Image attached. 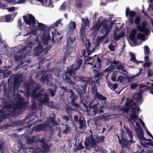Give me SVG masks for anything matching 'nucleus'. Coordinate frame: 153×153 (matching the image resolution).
<instances>
[{
    "label": "nucleus",
    "mask_w": 153,
    "mask_h": 153,
    "mask_svg": "<svg viewBox=\"0 0 153 153\" xmlns=\"http://www.w3.org/2000/svg\"><path fill=\"white\" fill-rule=\"evenodd\" d=\"M9 12H11L15 10V7H13L7 8Z\"/></svg>",
    "instance_id": "ea45409f"
},
{
    "label": "nucleus",
    "mask_w": 153,
    "mask_h": 153,
    "mask_svg": "<svg viewBox=\"0 0 153 153\" xmlns=\"http://www.w3.org/2000/svg\"><path fill=\"white\" fill-rule=\"evenodd\" d=\"M39 127L40 128V130L43 129L44 128L46 127L43 124H40L39 126Z\"/></svg>",
    "instance_id": "c03bdc74"
},
{
    "label": "nucleus",
    "mask_w": 153,
    "mask_h": 153,
    "mask_svg": "<svg viewBox=\"0 0 153 153\" xmlns=\"http://www.w3.org/2000/svg\"><path fill=\"white\" fill-rule=\"evenodd\" d=\"M145 60L146 62L149 61V57L147 56L145 57Z\"/></svg>",
    "instance_id": "6e6d98bb"
},
{
    "label": "nucleus",
    "mask_w": 153,
    "mask_h": 153,
    "mask_svg": "<svg viewBox=\"0 0 153 153\" xmlns=\"http://www.w3.org/2000/svg\"><path fill=\"white\" fill-rule=\"evenodd\" d=\"M92 59V58L91 57H88L87 58V59H86V61H89L90 59Z\"/></svg>",
    "instance_id": "680f3d73"
},
{
    "label": "nucleus",
    "mask_w": 153,
    "mask_h": 153,
    "mask_svg": "<svg viewBox=\"0 0 153 153\" xmlns=\"http://www.w3.org/2000/svg\"><path fill=\"white\" fill-rule=\"evenodd\" d=\"M114 35L115 40H118L123 36L124 33L121 30L116 29L114 32Z\"/></svg>",
    "instance_id": "9d476101"
},
{
    "label": "nucleus",
    "mask_w": 153,
    "mask_h": 153,
    "mask_svg": "<svg viewBox=\"0 0 153 153\" xmlns=\"http://www.w3.org/2000/svg\"><path fill=\"white\" fill-rule=\"evenodd\" d=\"M82 55L83 56H85V54L86 53V52L85 50H83L82 51Z\"/></svg>",
    "instance_id": "4d7b16f0"
},
{
    "label": "nucleus",
    "mask_w": 153,
    "mask_h": 153,
    "mask_svg": "<svg viewBox=\"0 0 153 153\" xmlns=\"http://www.w3.org/2000/svg\"><path fill=\"white\" fill-rule=\"evenodd\" d=\"M126 16H129L128 18L129 21L130 23L132 24L134 22V17L135 15V13L133 11H130L129 8H127L126 10Z\"/></svg>",
    "instance_id": "1a4fd4ad"
},
{
    "label": "nucleus",
    "mask_w": 153,
    "mask_h": 153,
    "mask_svg": "<svg viewBox=\"0 0 153 153\" xmlns=\"http://www.w3.org/2000/svg\"><path fill=\"white\" fill-rule=\"evenodd\" d=\"M136 132L138 136L139 139L141 140V144L142 146H144L145 144H146L153 146V144L152 143L149 142V141H152L151 140L146 139L144 137L142 130L140 129L139 133L137 130H136Z\"/></svg>",
    "instance_id": "20e7f679"
},
{
    "label": "nucleus",
    "mask_w": 153,
    "mask_h": 153,
    "mask_svg": "<svg viewBox=\"0 0 153 153\" xmlns=\"http://www.w3.org/2000/svg\"><path fill=\"white\" fill-rule=\"evenodd\" d=\"M124 79V78L122 76H119L118 77V81L120 82V83H121L123 82V81Z\"/></svg>",
    "instance_id": "2f4dec72"
},
{
    "label": "nucleus",
    "mask_w": 153,
    "mask_h": 153,
    "mask_svg": "<svg viewBox=\"0 0 153 153\" xmlns=\"http://www.w3.org/2000/svg\"><path fill=\"white\" fill-rule=\"evenodd\" d=\"M82 21L83 22L82 23V25L81 27L80 31V33L83 35L84 31L86 28V26L89 25V22L87 19H82Z\"/></svg>",
    "instance_id": "9b49d317"
},
{
    "label": "nucleus",
    "mask_w": 153,
    "mask_h": 153,
    "mask_svg": "<svg viewBox=\"0 0 153 153\" xmlns=\"http://www.w3.org/2000/svg\"><path fill=\"white\" fill-rule=\"evenodd\" d=\"M102 74H101L98 72L97 73V75L96 76V78L100 77V76H101Z\"/></svg>",
    "instance_id": "864d4df0"
},
{
    "label": "nucleus",
    "mask_w": 153,
    "mask_h": 153,
    "mask_svg": "<svg viewBox=\"0 0 153 153\" xmlns=\"http://www.w3.org/2000/svg\"><path fill=\"white\" fill-rule=\"evenodd\" d=\"M151 63L150 61L146 62V63L143 64V66L144 67H149Z\"/></svg>",
    "instance_id": "473e14b6"
},
{
    "label": "nucleus",
    "mask_w": 153,
    "mask_h": 153,
    "mask_svg": "<svg viewBox=\"0 0 153 153\" xmlns=\"http://www.w3.org/2000/svg\"><path fill=\"white\" fill-rule=\"evenodd\" d=\"M138 85L136 83H132L131 85V88L132 89H135L137 86Z\"/></svg>",
    "instance_id": "f704fd0d"
},
{
    "label": "nucleus",
    "mask_w": 153,
    "mask_h": 153,
    "mask_svg": "<svg viewBox=\"0 0 153 153\" xmlns=\"http://www.w3.org/2000/svg\"><path fill=\"white\" fill-rule=\"evenodd\" d=\"M125 108V111H127L130 108H131V113L130 114L128 119L130 122V124L133 126L134 128L135 129V131L137 130L138 132H139L140 125L138 122L142 124V125L144 127V129L146 131H147V128L145 126V124L138 117L137 115V113L138 112L139 110V108L137 105H136L131 100H128L126 103Z\"/></svg>",
    "instance_id": "f257e3e1"
},
{
    "label": "nucleus",
    "mask_w": 153,
    "mask_h": 153,
    "mask_svg": "<svg viewBox=\"0 0 153 153\" xmlns=\"http://www.w3.org/2000/svg\"><path fill=\"white\" fill-rule=\"evenodd\" d=\"M118 64L119 65L117 66V68L119 70H122L123 71H124V67L121 62H119Z\"/></svg>",
    "instance_id": "c85d7f7f"
},
{
    "label": "nucleus",
    "mask_w": 153,
    "mask_h": 153,
    "mask_svg": "<svg viewBox=\"0 0 153 153\" xmlns=\"http://www.w3.org/2000/svg\"><path fill=\"white\" fill-rule=\"evenodd\" d=\"M88 46L89 47H90L91 45V44L90 43H89V42H88Z\"/></svg>",
    "instance_id": "338daca9"
},
{
    "label": "nucleus",
    "mask_w": 153,
    "mask_h": 153,
    "mask_svg": "<svg viewBox=\"0 0 153 153\" xmlns=\"http://www.w3.org/2000/svg\"><path fill=\"white\" fill-rule=\"evenodd\" d=\"M74 80L75 82H76L77 81H78L79 80V78L78 77L75 76L74 77H73Z\"/></svg>",
    "instance_id": "de8ad7c7"
},
{
    "label": "nucleus",
    "mask_w": 153,
    "mask_h": 153,
    "mask_svg": "<svg viewBox=\"0 0 153 153\" xmlns=\"http://www.w3.org/2000/svg\"><path fill=\"white\" fill-rule=\"evenodd\" d=\"M144 53L145 55H147L149 54V50L148 47L147 46H145L144 48Z\"/></svg>",
    "instance_id": "a878e982"
},
{
    "label": "nucleus",
    "mask_w": 153,
    "mask_h": 153,
    "mask_svg": "<svg viewBox=\"0 0 153 153\" xmlns=\"http://www.w3.org/2000/svg\"><path fill=\"white\" fill-rule=\"evenodd\" d=\"M145 87L144 85H140V88H142L143 87Z\"/></svg>",
    "instance_id": "69168bd1"
},
{
    "label": "nucleus",
    "mask_w": 153,
    "mask_h": 153,
    "mask_svg": "<svg viewBox=\"0 0 153 153\" xmlns=\"http://www.w3.org/2000/svg\"><path fill=\"white\" fill-rule=\"evenodd\" d=\"M134 99L137 101V103L140 104L142 102V99L141 95L140 94H136L134 97Z\"/></svg>",
    "instance_id": "2eb2a0df"
},
{
    "label": "nucleus",
    "mask_w": 153,
    "mask_h": 153,
    "mask_svg": "<svg viewBox=\"0 0 153 153\" xmlns=\"http://www.w3.org/2000/svg\"><path fill=\"white\" fill-rule=\"evenodd\" d=\"M92 52L91 51H88V55H90L91 53Z\"/></svg>",
    "instance_id": "0e129e2a"
},
{
    "label": "nucleus",
    "mask_w": 153,
    "mask_h": 153,
    "mask_svg": "<svg viewBox=\"0 0 153 153\" xmlns=\"http://www.w3.org/2000/svg\"><path fill=\"white\" fill-rule=\"evenodd\" d=\"M124 129L126 130V131L129 137L128 138L129 139H128L127 138H126L125 139L124 138L123 134L125 132V131L123 130H121L122 134L121 135V137L122 139L121 140H119V142L122 148L126 147L127 146L129 145L130 144L133 142L132 140V134L131 132L128 129V128L127 127H126L125 126H124Z\"/></svg>",
    "instance_id": "7ed1b4c3"
},
{
    "label": "nucleus",
    "mask_w": 153,
    "mask_h": 153,
    "mask_svg": "<svg viewBox=\"0 0 153 153\" xmlns=\"http://www.w3.org/2000/svg\"><path fill=\"white\" fill-rule=\"evenodd\" d=\"M25 0H17L16 2L18 4H22L25 2Z\"/></svg>",
    "instance_id": "37998d69"
},
{
    "label": "nucleus",
    "mask_w": 153,
    "mask_h": 153,
    "mask_svg": "<svg viewBox=\"0 0 153 153\" xmlns=\"http://www.w3.org/2000/svg\"><path fill=\"white\" fill-rule=\"evenodd\" d=\"M140 22V19L139 18L137 17L135 19V22L136 25L138 24Z\"/></svg>",
    "instance_id": "c9c22d12"
},
{
    "label": "nucleus",
    "mask_w": 153,
    "mask_h": 153,
    "mask_svg": "<svg viewBox=\"0 0 153 153\" xmlns=\"http://www.w3.org/2000/svg\"><path fill=\"white\" fill-rule=\"evenodd\" d=\"M65 5H64L62 4L61 6L60 7V9L62 10H63V9H64L65 8Z\"/></svg>",
    "instance_id": "052dcab7"
},
{
    "label": "nucleus",
    "mask_w": 153,
    "mask_h": 153,
    "mask_svg": "<svg viewBox=\"0 0 153 153\" xmlns=\"http://www.w3.org/2000/svg\"><path fill=\"white\" fill-rule=\"evenodd\" d=\"M115 68V67L114 65H111L108 67L107 69H105L103 71L104 73L105 72H110L114 70Z\"/></svg>",
    "instance_id": "412c9836"
},
{
    "label": "nucleus",
    "mask_w": 153,
    "mask_h": 153,
    "mask_svg": "<svg viewBox=\"0 0 153 153\" xmlns=\"http://www.w3.org/2000/svg\"><path fill=\"white\" fill-rule=\"evenodd\" d=\"M42 33V38L43 40L47 41L50 39L49 33L48 30L43 31Z\"/></svg>",
    "instance_id": "4468645a"
},
{
    "label": "nucleus",
    "mask_w": 153,
    "mask_h": 153,
    "mask_svg": "<svg viewBox=\"0 0 153 153\" xmlns=\"http://www.w3.org/2000/svg\"><path fill=\"white\" fill-rule=\"evenodd\" d=\"M61 24V20L57 21L56 23L55 24L54 27H57V26Z\"/></svg>",
    "instance_id": "79ce46f5"
},
{
    "label": "nucleus",
    "mask_w": 153,
    "mask_h": 153,
    "mask_svg": "<svg viewBox=\"0 0 153 153\" xmlns=\"http://www.w3.org/2000/svg\"><path fill=\"white\" fill-rule=\"evenodd\" d=\"M67 42L68 44H71L73 43L71 39V38H69L67 41Z\"/></svg>",
    "instance_id": "49530a36"
},
{
    "label": "nucleus",
    "mask_w": 153,
    "mask_h": 153,
    "mask_svg": "<svg viewBox=\"0 0 153 153\" xmlns=\"http://www.w3.org/2000/svg\"><path fill=\"white\" fill-rule=\"evenodd\" d=\"M6 7L5 5H3L2 6L1 5V4L0 5V7L1 9H4V7Z\"/></svg>",
    "instance_id": "bf43d9fd"
},
{
    "label": "nucleus",
    "mask_w": 153,
    "mask_h": 153,
    "mask_svg": "<svg viewBox=\"0 0 153 153\" xmlns=\"http://www.w3.org/2000/svg\"><path fill=\"white\" fill-rule=\"evenodd\" d=\"M79 123L80 125L81 128H82L85 124L84 119L83 117H80L79 120Z\"/></svg>",
    "instance_id": "393cba45"
},
{
    "label": "nucleus",
    "mask_w": 153,
    "mask_h": 153,
    "mask_svg": "<svg viewBox=\"0 0 153 153\" xmlns=\"http://www.w3.org/2000/svg\"><path fill=\"white\" fill-rule=\"evenodd\" d=\"M65 79L67 80L68 81V82L69 83H70L71 82V79L70 78H68V75H66L65 76Z\"/></svg>",
    "instance_id": "a18cd8bd"
},
{
    "label": "nucleus",
    "mask_w": 153,
    "mask_h": 153,
    "mask_svg": "<svg viewBox=\"0 0 153 153\" xmlns=\"http://www.w3.org/2000/svg\"><path fill=\"white\" fill-rule=\"evenodd\" d=\"M43 51V49L42 47L39 46L36 47L35 49V51L37 52V54H40Z\"/></svg>",
    "instance_id": "6ab92c4d"
},
{
    "label": "nucleus",
    "mask_w": 153,
    "mask_h": 153,
    "mask_svg": "<svg viewBox=\"0 0 153 153\" xmlns=\"http://www.w3.org/2000/svg\"><path fill=\"white\" fill-rule=\"evenodd\" d=\"M110 86L114 89H115L117 88L118 85L117 84L115 83L113 85H111Z\"/></svg>",
    "instance_id": "a19ab883"
},
{
    "label": "nucleus",
    "mask_w": 153,
    "mask_h": 153,
    "mask_svg": "<svg viewBox=\"0 0 153 153\" xmlns=\"http://www.w3.org/2000/svg\"><path fill=\"white\" fill-rule=\"evenodd\" d=\"M63 119L66 121V122H67L69 120L68 117L66 116H64L63 117Z\"/></svg>",
    "instance_id": "603ef678"
},
{
    "label": "nucleus",
    "mask_w": 153,
    "mask_h": 153,
    "mask_svg": "<svg viewBox=\"0 0 153 153\" xmlns=\"http://www.w3.org/2000/svg\"><path fill=\"white\" fill-rule=\"evenodd\" d=\"M148 76H152L153 75V72L151 70H149L148 72Z\"/></svg>",
    "instance_id": "e433bc0d"
},
{
    "label": "nucleus",
    "mask_w": 153,
    "mask_h": 153,
    "mask_svg": "<svg viewBox=\"0 0 153 153\" xmlns=\"http://www.w3.org/2000/svg\"><path fill=\"white\" fill-rule=\"evenodd\" d=\"M95 96L101 100H105L106 99L105 97L100 94L99 93H96Z\"/></svg>",
    "instance_id": "a211bd4d"
},
{
    "label": "nucleus",
    "mask_w": 153,
    "mask_h": 153,
    "mask_svg": "<svg viewBox=\"0 0 153 153\" xmlns=\"http://www.w3.org/2000/svg\"><path fill=\"white\" fill-rule=\"evenodd\" d=\"M117 76V73L114 72L111 75V79L113 81L115 82L116 80V78Z\"/></svg>",
    "instance_id": "bb28decb"
},
{
    "label": "nucleus",
    "mask_w": 153,
    "mask_h": 153,
    "mask_svg": "<svg viewBox=\"0 0 153 153\" xmlns=\"http://www.w3.org/2000/svg\"><path fill=\"white\" fill-rule=\"evenodd\" d=\"M65 129L63 131V133L64 134H68L71 132V129L70 127H69V126H68L67 125H65Z\"/></svg>",
    "instance_id": "4be33fe9"
},
{
    "label": "nucleus",
    "mask_w": 153,
    "mask_h": 153,
    "mask_svg": "<svg viewBox=\"0 0 153 153\" xmlns=\"http://www.w3.org/2000/svg\"><path fill=\"white\" fill-rule=\"evenodd\" d=\"M23 18L25 23L29 25L30 27L36 24V20L32 15L28 14L24 16Z\"/></svg>",
    "instance_id": "423d86ee"
},
{
    "label": "nucleus",
    "mask_w": 153,
    "mask_h": 153,
    "mask_svg": "<svg viewBox=\"0 0 153 153\" xmlns=\"http://www.w3.org/2000/svg\"><path fill=\"white\" fill-rule=\"evenodd\" d=\"M37 33L36 30H34L33 29H32L31 30L30 32V33L33 34L34 35H36Z\"/></svg>",
    "instance_id": "58836bf2"
},
{
    "label": "nucleus",
    "mask_w": 153,
    "mask_h": 153,
    "mask_svg": "<svg viewBox=\"0 0 153 153\" xmlns=\"http://www.w3.org/2000/svg\"><path fill=\"white\" fill-rule=\"evenodd\" d=\"M137 33V30L136 29H133L130 34V38L131 40L133 42L134 45H136V42L135 40V35Z\"/></svg>",
    "instance_id": "ddd939ff"
},
{
    "label": "nucleus",
    "mask_w": 153,
    "mask_h": 153,
    "mask_svg": "<svg viewBox=\"0 0 153 153\" xmlns=\"http://www.w3.org/2000/svg\"><path fill=\"white\" fill-rule=\"evenodd\" d=\"M92 108L94 109V111L95 114L103 112L102 110V106H101L99 104H97L92 106Z\"/></svg>",
    "instance_id": "f8f14e48"
},
{
    "label": "nucleus",
    "mask_w": 153,
    "mask_h": 153,
    "mask_svg": "<svg viewBox=\"0 0 153 153\" xmlns=\"http://www.w3.org/2000/svg\"><path fill=\"white\" fill-rule=\"evenodd\" d=\"M52 124H53V125H57V123L55 122H54V121L53 120H52Z\"/></svg>",
    "instance_id": "e2e57ef3"
},
{
    "label": "nucleus",
    "mask_w": 153,
    "mask_h": 153,
    "mask_svg": "<svg viewBox=\"0 0 153 153\" xmlns=\"http://www.w3.org/2000/svg\"><path fill=\"white\" fill-rule=\"evenodd\" d=\"M115 47L112 45V44H110L109 46V49L111 51H114V50Z\"/></svg>",
    "instance_id": "4c0bfd02"
},
{
    "label": "nucleus",
    "mask_w": 153,
    "mask_h": 153,
    "mask_svg": "<svg viewBox=\"0 0 153 153\" xmlns=\"http://www.w3.org/2000/svg\"><path fill=\"white\" fill-rule=\"evenodd\" d=\"M74 120L75 121L77 122L78 120V117L76 115L74 117Z\"/></svg>",
    "instance_id": "5fc2aeb1"
},
{
    "label": "nucleus",
    "mask_w": 153,
    "mask_h": 153,
    "mask_svg": "<svg viewBox=\"0 0 153 153\" xmlns=\"http://www.w3.org/2000/svg\"><path fill=\"white\" fill-rule=\"evenodd\" d=\"M129 53L131 56V61L136 63H138L137 62V61L135 59V57L134 55L131 52H130Z\"/></svg>",
    "instance_id": "b1692460"
},
{
    "label": "nucleus",
    "mask_w": 153,
    "mask_h": 153,
    "mask_svg": "<svg viewBox=\"0 0 153 153\" xmlns=\"http://www.w3.org/2000/svg\"><path fill=\"white\" fill-rule=\"evenodd\" d=\"M100 4L101 5H105V3H103V4L102 3H100Z\"/></svg>",
    "instance_id": "774afa93"
},
{
    "label": "nucleus",
    "mask_w": 153,
    "mask_h": 153,
    "mask_svg": "<svg viewBox=\"0 0 153 153\" xmlns=\"http://www.w3.org/2000/svg\"><path fill=\"white\" fill-rule=\"evenodd\" d=\"M98 142L96 141L91 137L87 138L85 142V147L88 149L90 148L96 146Z\"/></svg>",
    "instance_id": "0eeeda50"
},
{
    "label": "nucleus",
    "mask_w": 153,
    "mask_h": 153,
    "mask_svg": "<svg viewBox=\"0 0 153 153\" xmlns=\"http://www.w3.org/2000/svg\"><path fill=\"white\" fill-rule=\"evenodd\" d=\"M5 21L6 22H9L11 20V16L10 15H7L5 16Z\"/></svg>",
    "instance_id": "7c9ffc66"
},
{
    "label": "nucleus",
    "mask_w": 153,
    "mask_h": 153,
    "mask_svg": "<svg viewBox=\"0 0 153 153\" xmlns=\"http://www.w3.org/2000/svg\"><path fill=\"white\" fill-rule=\"evenodd\" d=\"M101 60L100 59L97 58V63L93 66L94 68H100L101 67Z\"/></svg>",
    "instance_id": "aec40b11"
},
{
    "label": "nucleus",
    "mask_w": 153,
    "mask_h": 153,
    "mask_svg": "<svg viewBox=\"0 0 153 153\" xmlns=\"http://www.w3.org/2000/svg\"><path fill=\"white\" fill-rule=\"evenodd\" d=\"M104 37L102 36L101 37H99L97 38V40L99 41H100L104 40Z\"/></svg>",
    "instance_id": "8fccbe9b"
},
{
    "label": "nucleus",
    "mask_w": 153,
    "mask_h": 153,
    "mask_svg": "<svg viewBox=\"0 0 153 153\" xmlns=\"http://www.w3.org/2000/svg\"><path fill=\"white\" fill-rule=\"evenodd\" d=\"M37 1L40 2L42 4L45 6H48L51 7H53V5H51L52 3V2H51V0H50V1L49 3V4L48 5H47V0H37Z\"/></svg>",
    "instance_id": "f3484780"
},
{
    "label": "nucleus",
    "mask_w": 153,
    "mask_h": 153,
    "mask_svg": "<svg viewBox=\"0 0 153 153\" xmlns=\"http://www.w3.org/2000/svg\"><path fill=\"white\" fill-rule=\"evenodd\" d=\"M142 69L141 68H139V71L140 72H139L137 74L134 75L132 76V77H131L130 78L131 79H133L135 78V77L138 76L139 75V74L142 71Z\"/></svg>",
    "instance_id": "72a5a7b5"
},
{
    "label": "nucleus",
    "mask_w": 153,
    "mask_h": 153,
    "mask_svg": "<svg viewBox=\"0 0 153 153\" xmlns=\"http://www.w3.org/2000/svg\"><path fill=\"white\" fill-rule=\"evenodd\" d=\"M76 24L75 22H71L69 25V30L71 32H73L76 27Z\"/></svg>",
    "instance_id": "dca6fc26"
},
{
    "label": "nucleus",
    "mask_w": 153,
    "mask_h": 153,
    "mask_svg": "<svg viewBox=\"0 0 153 153\" xmlns=\"http://www.w3.org/2000/svg\"><path fill=\"white\" fill-rule=\"evenodd\" d=\"M147 25L146 22H143L142 23V26L141 25L137 26V28L138 31H140L144 33L146 35H148L150 31L148 28H146Z\"/></svg>",
    "instance_id": "6e6552de"
},
{
    "label": "nucleus",
    "mask_w": 153,
    "mask_h": 153,
    "mask_svg": "<svg viewBox=\"0 0 153 153\" xmlns=\"http://www.w3.org/2000/svg\"><path fill=\"white\" fill-rule=\"evenodd\" d=\"M112 25V23L110 21L103 20L102 18H99L97 23L92 28L91 35L94 36L98 33L100 27L102 26V28L101 30V32L106 35L108 33Z\"/></svg>",
    "instance_id": "f03ea898"
},
{
    "label": "nucleus",
    "mask_w": 153,
    "mask_h": 153,
    "mask_svg": "<svg viewBox=\"0 0 153 153\" xmlns=\"http://www.w3.org/2000/svg\"><path fill=\"white\" fill-rule=\"evenodd\" d=\"M50 92L51 94V95L52 96H53L54 95V91L52 90H50Z\"/></svg>",
    "instance_id": "3c124183"
},
{
    "label": "nucleus",
    "mask_w": 153,
    "mask_h": 153,
    "mask_svg": "<svg viewBox=\"0 0 153 153\" xmlns=\"http://www.w3.org/2000/svg\"><path fill=\"white\" fill-rule=\"evenodd\" d=\"M38 27L40 29H44L45 28V26L42 23H38Z\"/></svg>",
    "instance_id": "c756f323"
},
{
    "label": "nucleus",
    "mask_w": 153,
    "mask_h": 153,
    "mask_svg": "<svg viewBox=\"0 0 153 153\" xmlns=\"http://www.w3.org/2000/svg\"><path fill=\"white\" fill-rule=\"evenodd\" d=\"M146 133L150 137H151L152 140H153V137L152 136V134L150 133L148 131H146Z\"/></svg>",
    "instance_id": "09e8293b"
},
{
    "label": "nucleus",
    "mask_w": 153,
    "mask_h": 153,
    "mask_svg": "<svg viewBox=\"0 0 153 153\" xmlns=\"http://www.w3.org/2000/svg\"><path fill=\"white\" fill-rule=\"evenodd\" d=\"M82 59H80L78 60L75 62L70 69L69 68H68V73L67 74H68L71 76L74 71H76L79 68L82 64Z\"/></svg>",
    "instance_id": "39448f33"
},
{
    "label": "nucleus",
    "mask_w": 153,
    "mask_h": 153,
    "mask_svg": "<svg viewBox=\"0 0 153 153\" xmlns=\"http://www.w3.org/2000/svg\"><path fill=\"white\" fill-rule=\"evenodd\" d=\"M45 100V101L44 100H42V102H43V103H45V101L47 102L48 100V99L47 97H46Z\"/></svg>",
    "instance_id": "13d9d810"
},
{
    "label": "nucleus",
    "mask_w": 153,
    "mask_h": 153,
    "mask_svg": "<svg viewBox=\"0 0 153 153\" xmlns=\"http://www.w3.org/2000/svg\"><path fill=\"white\" fill-rule=\"evenodd\" d=\"M137 38L138 39H141L143 41L145 40V37L144 35L140 33L138 34L137 36Z\"/></svg>",
    "instance_id": "5701e85b"
},
{
    "label": "nucleus",
    "mask_w": 153,
    "mask_h": 153,
    "mask_svg": "<svg viewBox=\"0 0 153 153\" xmlns=\"http://www.w3.org/2000/svg\"><path fill=\"white\" fill-rule=\"evenodd\" d=\"M80 1V0H75L76 6L78 8H80L81 6V4Z\"/></svg>",
    "instance_id": "cd10ccee"
}]
</instances>
